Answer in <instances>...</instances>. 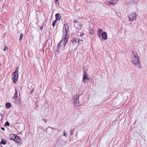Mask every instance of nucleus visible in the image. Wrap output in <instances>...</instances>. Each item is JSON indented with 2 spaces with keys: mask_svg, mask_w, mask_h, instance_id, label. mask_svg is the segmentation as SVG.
Listing matches in <instances>:
<instances>
[{
  "mask_svg": "<svg viewBox=\"0 0 147 147\" xmlns=\"http://www.w3.org/2000/svg\"><path fill=\"white\" fill-rule=\"evenodd\" d=\"M87 80H89L87 76V72L86 70H84L83 71V81L84 83H85Z\"/></svg>",
  "mask_w": 147,
  "mask_h": 147,
  "instance_id": "7",
  "label": "nucleus"
},
{
  "mask_svg": "<svg viewBox=\"0 0 147 147\" xmlns=\"http://www.w3.org/2000/svg\"><path fill=\"white\" fill-rule=\"evenodd\" d=\"M76 95H75V96H74V97H76V96H77V95H76Z\"/></svg>",
  "mask_w": 147,
  "mask_h": 147,
  "instance_id": "34",
  "label": "nucleus"
},
{
  "mask_svg": "<svg viewBox=\"0 0 147 147\" xmlns=\"http://www.w3.org/2000/svg\"><path fill=\"white\" fill-rule=\"evenodd\" d=\"M79 96H78L76 97L75 100L74 105L76 107H77L80 106V104L79 101Z\"/></svg>",
  "mask_w": 147,
  "mask_h": 147,
  "instance_id": "8",
  "label": "nucleus"
},
{
  "mask_svg": "<svg viewBox=\"0 0 147 147\" xmlns=\"http://www.w3.org/2000/svg\"><path fill=\"white\" fill-rule=\"evenodd\" d=\"M74 129L72 130L71 131V132L70 133V135L71 136L74 133Z\"/></svg>",
  "mask_w": 147,
  "mask_h": 147,
  "instance_id": "27",
  "label": "nucleus"
},
{
  "mask_svg": "<svg viewBox=\"0 0 147 147\" xmlns=\"http://www.w3.org/2000/svg\"><path fill=\"white\" fill-rule=\"evenodd\" d=\"M1 128L3 131H4L5 129V128L4 127H2Z\"/></svg>",
  "mask_w": 147,
  "mask_h": 147,
  "instance_id": "32",
  "label": "nucleus"
},
{
  "mask_svg": "<svg viewBox=\"0 0 147 147\" xmlns=\"http://www.w3.org/2000/svg\"><path fill=\"white\" fill-rule=\"evenodd\" d=\"M84 35V33H82L81 34H80V37H82V36H83V35Z\"/></svg>",
  "mask_w": 147,
  "mask_h": 147,
  "instance_id": "31",
  "label": "nucleus"
},
{
  "mask_svg": "<svg viewBox=\"0 0 147 147\" xmlns=\"http://www.w3.org/2000/svg\"><path fill=\"white\" fill-rule=\"evenodd\" d=\"M105 3L107 5H111L110 1H106L105 2Z\"/></svg>",
  "mask_w": 147,
  "mask_h": 147,
  "instance_id": "20",
  "label": "nucleus"
},
{
  "mask_svg": "<svg viewBox=\"0 0 147 147\" xmlns=\"http://www.w3.org/2000/svg\"><path fill=\"white\" fill-rule=\"evenodd\" d=\"M77 133H76V135H77Z\"/></svg>",
  "mask_w": 147,
  "mask_h": 147,
  "instance_id": "36",
  "label": "nucleus"
},
{
  "mask_svg": "<svg viewBox=\"0 0 147 147\" xmlns=\"http://www.w3.org/2000/svg\"><path fill=\"white\" fill-rule=\"evenodd\" d=\"M56 1V4H57V3H58V0H56V1Z\"/></svg>",
  "mask_w": 147,
  "mask_h": 147,
  "instance_id": "33",
  "label": "nucleus"
},
{
  "mask_svg": "<svg viewBox=\"0 0 147 147\" xmlns=\"http://www.w3.org/2000/svg\"><path fill=\"white\" fill-rule=\"evenodd\" d=\"M15 92L14 95V96L12 97V100L13 102L15 104H17L18 102H20V100L21 99L20 98H18V101L17 100V98L18 96V91L16 89H15Z\"/></svg>",
  "mask_w": 147,
  "mask_h": 147,
  "instance_id": "3",
  "label": "nucleus"
},
{
  "mask_svg": "<svg viewBox=\"0 0 147 147\" xmlns=\"http://www.w3.org/2000/svg\"><path fill=\"white\" fill-rule=\"evenodd\" d=\"M53 128L51 127H48L47 129V131L49 134L52 133L53 131Z\"/></svg>",
  "mask_w": 147,
  "mask_h": 147,
  "instance_id": "12",
  "label": "nucleus"
},
{
  "mask_svg": "<svg viewBox=\"0 0 147 147\" xmlns=\"http://www.w3.org/2000/svg\"><path fill=\"white\" fill-rule=\"evenodd\" d=\"M8 49V47H5L3 49V51H5L6 50H7Z\"/></svg>",
  "mask_w": 147,
  "mask_h": 147,
  "instance_id": "29",
  "label": "nucleus"
},
{
  "mask_svg": "<svg viewBox=\"0 0 147 147\" xmlns=\"http://www.w3.org/2000/svg\"><path fill=\"white\" fill-rule=\"evenodd\" d=\"M111 5L116 4L117 2V0H111Z\"/></svg>",
  "mask_w": 147,
  "mask_h": 147,
  "instance_id": "17",
  "label": "nucleus"
},
{
  "mask_svg": "<svg viewBox=\"0 0 147 147\" xmlns=\"http://www.w3.org/2000/svg\"><path fill=\"white\" fill-rule=\"evenodd\" d=\"M132 56V63L135 65V67L138 68L141 67V66L140 64L139 58L137 54L133 52Z\"/></svg>",
  "mask_w": 147,
  "mask_h": 147,
  "instance_id": "2",
  "label": "nucleus"
},
{
  "mask_svg": "<svg viewBox=\"0 0 147 147\" xmlns=\"http://www.w3.org/2000/svg\"><path fill=\"white\" fill-rule=\"evenodd\" d=\"M72 41L74 43H78L79 42V40L78 38H74L72 40Z\"/></svg>",
  "mask_w": 147,
  "mask_h": 147,
  "instance_id": "15",
  "label": "nucleus"
},
{
  "mask_svg": "<svg viewBox=\"0 0 147 147\" xmlns=\"http://www.w3.org/2000/svg\"><path fill=\"white\" fill-rule=\"evenodd\" d=\"M97 32H98V35H100V34L103 32V30L101 28H98Z\"/></svg>",
  "mask_w": 147,
  "mask_h": 147,
  "instance_id": "16",
  "label": "nucleus"
},
{
  "mask_svg": "<svg viewBox=\"0 0 147 147\" xmlns=\"http://www.w3.org/2000/svg\"><path fill=\"white\" fill-rule=\"evenodd\" d=\"M18 74H15V72H13L12 75V80L14 83H16L18 79Z\"/></svg>",
  "mask_w": 147,
  "mask_h": 147,
  "instance_id": "6",
  "label": "nucleus"
},
{
  "mask_svg": "<svg viewBox=\"0 0 147 147\" xmlns=\"http://www.w3.org/2000/svg\"><path fill=\"white\" fill-rule=\"evenodd\" d=\"M67 132L65 131H64L63 132V135L65 137H66L67 136Z\"/></svg>",
  "mask_w": 147,
  "mask_h": 147,
  "instance_id": "28",
  "label": "nucleus"
},
{
  "mask_svg": "<svg viewBox=\"0 0 147 147\" xmlns=\"http://www.w3.org/2000/svg\"><path fill=\"white\" fill-rule=\"evenodd\" d=\"M63 30H64V31H65V32H64L63 35L62 36V40L58 43V45L61 46H64V47H65L66 44V42L68 40L66 38V37L67 34L69 33V27L67 24H64Z\"/></svg>",
  "mask_w": 147,
  "mask_h": 147,
  "instance_id": "1",
  "label": "nucleus"
},
{
  "mask_svg": "<svg viewBox=\"0 0 147 147\" xmlns=\"http://www.w3.org/2000/svg\"><path fill=\"white\" fill-rule=\"evenodd\" d=\"M137 15L135 13L133 12L128 16L129 20L131 21H133L136 20L137 18Z\"/></svg>",
  "mask_w": 147,
  "mask_h": 147,
  "instance_id": "4",
  "label": "nucleus"
},
{
  "mask_svg": "<svg viewBox=\"0 0 147 147\" xmlns=\"http://www.w3.org/2000/svg\"><path fill=\"white\" fill-rule=\"evenodd\" d=\"M64 48V46H61L58 45L57 50V51L59 52L62 51Z\"/></svg>",
  "mask_w": 147,
  "mask_h": 147,
  "instance_id": "10",
  "label": "nucleus"
},
{
  "mask_svg": "<svg viewBox=\"0 0 147 147\" xmlns=\"http://www.w3.org/2000/svg\"><path fill=\"white\" fill-rule=\"evenodd\" d=\"M74 26L77 29H80L82 26V24L80 22L74 20Z\"/></svg>",
  "mask_w": 147,
  "mask_h": 147,
  "instance_id": "5",
  "label": "nucleus"
},
{
  "mask_svg": "<svg viewBox=\"0 0 147 147\" xmlns=\"http://www.w3.org/2000/svg\"><path fill=\"white\" fill-rule=\"evenodd\" d=\"M57 20H55L53 22V23H52V25H53V26H54L55 25V24H56V22H57Z\"/></svg>",
  "mask_w": 147,
  "mask_h": 147,
  "instance_id": "25",
  "label": "nucleus"
},
{
  "mask_svg": "<svg viewBox=\"0 0 147 147\" xmlns=\"http://www.w3.org/2000/svg\"><path fill=\"white\" fill-rule=\"evenodd\" d=\"M132 1L134 4H136L138 3L139 1V0H130Z\"/></svg>",
  "mask_w": 147,
  "mask_h": 147,
  "instance_id": "21",
  "label": "nucleus"
},
{
  "mask_svg": "<svg viewBox=\"0 0 147 147\" xmlns=\"http://www.w3.org/2000/svg\"><path fill=\"white\" fill-rule=\"evenodd\" d=\"M5 125L6 126H8L9 125V123L7 121L5 123Z\"/></svg>",
  "mask_w": 147,
  "mask_h": 147,
  "instance_id": "26",
  "label": "nucleus"
},
{
  "mask_svg": "<svg viewBox=\"0 0 147 147\" xmlns=\"http://www.w3.org/2000/svg\"><path fill=\"white\" fill-rule=\"evenodd\" d=\"M18 70H19V68L18 67H16V69L15 71L14 72H15V74H18Z\"/></svg>",
  "mask_w": 147,
  "mask_h": 147,
  "instance_id": "23",
  "label": "nucleus"
},
{
  "mask_svg": "<svg viewBox=\"0 0 147 147\" xmlns=\"http://www.w3.org/2000/svg\"><path fill=\"white\" fill-rule=\"evenodd\" d=\"M90 34H93L94 33V32H93V30L92 28H90Z\"/></svg>",
  "mask_w": 147,
  "mask_h": 147,
  "instance_id": "22",
  "label": "nucleus"
},
{
  "mask_svg": "<svg viewBox=\"0 0 147 147\" xmlns=\"http://www.w3.org/2000/svg\"><path fill=\"white\" fill-rule=\"evenodd\" d=\"M23 34H22V33L21 34V35H20V38L19 39V41H21V40H22V38H23Z\"/></svg>",
  "mask_w": 147,
  "mask_h": 147,
  "instance_id": "24",
  "label": "nucleus"
},
{
  "mask_svg": "<svg viewBox=\"0 0 147 147\" xmlns=\"http://www.w3.org/2000/svg\"><path fill=\"white\" fill-rule=\"evenodd\" d=\"M5 107L6 108L9 109L11 107V105L9 103H7L5 104Z\"/></svg>",
  "mask_w": 147,
  "mask_h": 147,
  "instance_id": "18",
  "label": "nucleus"
},
{
  "mask_svg": "<svg viewBox=\"0 0 147 147\" xmlns=\"http://www.w3.org/2000/svg\"><path fill=\"white\" fill-rule=\"evenodd\" d=\"M56 20H60L61 18V16L60 14L59 13H57L55 15Z\"/></svg>",
  "mask_w": 147,
  "mask_h": 147,
  "instance_id": "14",
  "label": "nucleus"
},
{
  "mask_svg": "<svg viewBox=\"0 0 147 147\" xmlns=\"http://www.w3.org/2000/svg\"><path fill=\"white\" fill-rule=\"evenodd\" d=\"M16 135L13 134H10L8 136V137L10 139L14 140L15 137Z\"/></svg>",
  "mask_w": 147,
  "mask_h": 147,
  "instance_id": "13",
  "label": "nucleus"
},
{
  "mask_svg": "<svg viewBox=\"0 0 147 147\" xmlns=\"http://www.w3.org/2000/svg\"><path fill=\"white\" fill-rule=\"evenodd\" d=\"M102 37L103 39L107 40V36L106 32H103L102 34Z\"/></svg>",
  "mask_w": 147,
  "mask_h": 147,
  "instance_id": "11",
  "label": "nucleus"
},
{
  "mask_svg": "<svg viewBox=\"0 0 147 147\" xmlns=\"http://www.w3.org/2000/svg\"><path fill=\"white\" fill-rule=\"evenodd\" d=\"M19 95H20V92H19Z\"/></svg>",
  "mask_w": 147,
  "mask_h": 147,
  "instance_id": "35",
  "label": "nucleus"
},
{
  "mask_svg": "<svg viewBox=\"0 0 147 147\" xmlns=\"http://www.w3.org/2000/svg\"><path fill=\"white\" fill-rule=\"evenodd\" d=\"M14 140L16 143H20L21 142V139L18 136L16 135L14 138Z\"/></svg>",
  "mask_w": 147,
  "mask_h": 147,
  "instance_id": "9",
  "label": "nucleus"
},
{
  "mask_svg": "<svg viewBox=\"0 0 147 147\" xmlns=\"http://www.w3.org/2000/svg\"><path fill=\"white\" fill-rule=\"evenodd\" d=\"M1 65V64H0V65Z\"/></svg>",
  "mask_w": 147,
  "mask_h": 147,
  "instance_id": "37",
  "label": "nucleus"
},
{
  "mask_svg": "<svg viewBox=\"0 0 147 147\" xmlns=\"http://www.w3.org/2000/svg\"><path fill=\"white\" fill-rule=\"evenodd\" d=\"M34 89H33V88H32V89L30 91H31V94H32V93L34 92Z\"/></svg>",
  "mask_w": 147,
  "mask_h": 147,
  "instance_id": "30",
  "label": "nucleus"
},
{
  "mask_svg": "<svg viewBox=\"0 0 147 147\" xmlns=\"http://www.w3.org/2000/svg\"><path fill=\"white\" fill-rule=\"evenodd\" d=\"M1 144H2L5 145L6 144V140L4 139H2V140L1 141Z\"/></svg>",
  "mask_w": 147,
  "mask_h": 147,
  "instance_id": "19",
  "label": "nucleus"
}]
</instances>
